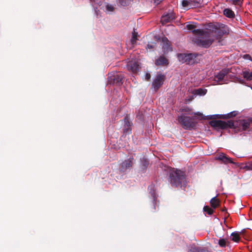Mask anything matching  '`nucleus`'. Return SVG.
<instances>
[{"label":"nucleus","instance_id":"nucleus-19","mask_svg":"<svg viewBox=\"0 0 252 252\" xmlns=\"http://www.w3.org/2000/svg\"><path fill=\"white\" fill-rule=\"evenodd\" d=\"M138 33L134 30L132 33L131 38L130 39V43L131 44V47H133L136 44L137 40H138Z\"/></svg>","mask_w":252,"mask_h":252},{"label":"nucleus","instance_id":"nucleus-20","mask_svg":"<svg viewBox=\"0 0 252 252\" xmlns=\"http://www.w3.org/2000/svg\"><path fill=\"white\" fill-rule=\"evenodd\" d=\"M210 203L211 206L215 209L219 206L220 201L217 197H214L211 199Z\"/></svg>","mask_w":252,"mask_h":252},{"label":"nucleus","instance_id":"nucleus-3","mask_svg":"<svg viewBox=\"0 0 252 252\" xmlns=\"http://www.w3.org/2000/svg\"><path fill=\"white\" fill-rule=\"evenodd\" d=\"M170 182L172 186L181 187L183 183L186 182L184 172L177 169H173L169 173Z\"/></svg>","mask_w":252,"mask_h":252},{"label":"nucleus","instance_id":"nucleus-36","mask_svg":"<svg viewBox=\"0 0 252 252\" xmlns=\"http://www.w3.org/2000/svg\"><path fill=\"white\" fill-rule=\"evenodd\" d=\"M121 5H125V3H124L123 0H119Z\"/></svg>","mask_w":252,"mask_h":252},{"label":"nucleus","instance_id":"nucleus-13","mask_svg":"<svg viewBox=\"0 0 252 252\" xmlns=\"http://www.w3.org/2000/svg\"><path fill=\"white\" fill-rule=\"evenodd\" d=\"M216 159L221 161L224 164L234 163L231 158L227 157L224 154L222 153L220 154L217 157H216Z\"/></svg>","mask_w":252,"mask_h":252},{"label":"nucleus","instance_id":"nucleus-30","mask_svg":"<svg viewBox=\"0 0 252 252\" xmlns=\"http://www.w3.org/2000/svg\"><path fill=\"white\" fill-rule=\"evenodd\" d=\"M219 115H212V116H207V119H215V118H221L220 117H219Z\"/></svg>","mask_w":252,"mask_h":252},{"label":"nucleus","instance_id":"nucleus-32","mask_svg":"<svg viewBox=\"0 0 252 252\" xmlns=\"http://www.w3.org/2000/svg\"><path fill=\"white\" fill-rule=\"evenodd\" d=\"M151 78V75L149 73H146L145 74V79L147 81H149Z\"/></svg>","mask_w":252,"mask_h":252},{"label":"nucleus","instance_id":"nucleus-29","mask_svg":"<svg viewBox=\"0 0 252 252\" xmlns=\"http://www.w3.org/2000/svg\"><path fill=\"white\" fill-rule=\"evenodd\" d=\"M237 114L236 111H233L227 114V118H231L235 116Z\"/></svg>","mask_w":252,"mask_h":252},{"label":"nucleus","instance_id":"nucleus-31","mask_svg":"<svg viewBox=\"0 0 252 252\" xmlns=\"http://www.w3.org/2000/svg\"><path fill=\"white\" fill-rule=\"evenodd\" d=\"M106 9L107 10L109 11H112L113 10V6L111 5H107L106 6Z\"/></svg>","mask_w":252,"mask_h":252},{"label":"nucleus","instance_id":"nucleus-28","mask_svg":"<svg viewBox=\"0 0 252 252\" xmlns=\"http://www.w3.org/2000/svg\"><path fill=\"white\" fill-rule=\"evenodd\" d=\"M207 90L203 89H198L195 90V94L199 95H204L206 94Z\"/></svg>","mask_w":252,"mask_h":252},{"label":"nucleus","instance_id":"nucleus-6","mask_svg":"<svg viewBox=\"0 0 252 252\" xmlns=\"http://www.w3.org/2000/svg\"><path fill=\"white\" fill-rule=\"evenodd\" d=\"M178 120L180 124L185 129L193 128L195 126V123L193 118L182 115L179 116Z\"/></svg>","mask_w":252,"mask_h":252},{"label":"nucleus","instance_id":"nucleus-24","mask_svg":"<svg viewBox=\"0 0 252 252\" xmlns=\"http://www.w3.org/2000/svg\"><path fill=\"white\" fill-rule=\"evenodd\" d=\"M243 76L247 80L251 81L252 80V72L244 71L243 72Z\"/></svg>","mask_w":252,"mask_h":252},{"label":"nucleus","instance_id":"nucleus-9","mask_svg":"<svg viewBox=\"0 0 252 252\" xmlns=\"http://www.w3.org/2000/svg\"><path fill=\"white\" fill-rule=\"evenodd\" d=\"M123 76L121 73L115 72L110 75L108 77V81L110 83L115 84L117 85H121L123 84Z\"/></svg>","mask_w":252,"mask_h":252},{"label":"nucleus","instance_id":"nucleus-34","mask_svg":"<svg viewBox=\"0 0 252 252\" xmlns=\"http://www.w3.org/2000/svg\"><path fill=\"white\" fill-rule=\"evenodd\" d=\"M184 110L185 112H187L188 114H190V110L189 108L185 109H184ZM182 111H183V110H182Z\"/></svg>","mask_w":252,"mask_h":252},{"label":"nucleus","instance_id":"nucleus-25","mask_svg":"<svg viewBox=\"0 0 252 252\" xmlns=\"http://www.w3.org/2000/svg\"><path fill=\"white\" fill-rule=\"evenodd\" d=\"M244 0H229V2L231 3L241 7L243 3Z\"/></svg>","mask_w":252,"mask_h":252},{"label":"nucleus","instance_id":"nucleus-17","mask_svg":"<svg viewBox=\"0 0 252 252\" xmlns=\"http://www.w3.org/2000/svg\"><path fill=\"white\" fill-rule=\"evenodd\" d=\"M251 124H252V117L248 118L247 120H243L242 121V126L243 130H247L250 127V126Z\"/></svg>","mask_w":252,"mask_h":252},{"label":"nucleus","instance_id":"nucleus-15","mask_svg":"<svg viewBox=\"0 0 252 252\" xmlns=\"http://www.w3.org/2000/svg\"><path fill=\"white\" fill-rule=\"evenodd\" d=\"M174 19H175V15L173 13H168L161 17L160 21L162 25H164Z\"/></svg>","mask_w":252,"mask_h":252},{"label":"nucleus","instance_id":"nucleus-16","mask_svg":"<svg viewBox=\"0 0 252 252\" xmlns=\"http://www.w3.org/2000/svg\"><path fill=\"white\" fill-rule=\"evenodd\" d=\"M155 64L157 66L162 65L165 66L168 64V60L164 56H160L155 61Z\"/></svg>","mask_w":252,"mask_h":252},{"label":"nucleus","instance_id":"nucleus-7","mask_svg":"<svg viewBox=\"0 0 252 252\" xmlns=\"http://www.w3.org/2000/svg\"><path fill=\"white\" fill-rule=\"evenodd\" d=\"M165 79V76L160 73H158L152 83V87L157 92L163 84Z\"/></svg>","mask_w":252,"mask_h":252},{"label":"nucleus","instance_id":"nucleus-26","mask_svg":"<svg viewBox=\"0 0 252 252\" xmlns=\"http://www.w3.org/2000/svg\"><path fill=\"white\" fill-rule=\"evenodd\" d=\"M227 240L224 238H220L218 241V244L220 247H225L226 245Z\"/></svg>","mask_w":252,"mask_h":252},{"label":"nucleus","instance_id":"nucleus-12","mask_svg":"<svg viewBox=\"0 0 252 252\" xmlns=\"http://www.w3.org/2000/svg\"><path fill=\"white\" fill-rule=\"evenodd\" d=\"M134 158L132 157L129 158L127 159H126L124 161L121 165V168L122 171H125L127 169L130 168L132 167L133 164Z\"/></svg>","mask_w":252,"mask_h":252},{"label":"nucleus","instance_id":"nucleus-33","mask_svg":"<svg viewBox=\"0 0 252 252\" xmlns=\"http://www.w3.org/2000/svg\"><path fill=\"white\" fill-rule=\"evenodd\" d=\"M246 167L250 170H252V162L249 163L248 165H247Z\"/></svg>","mask_w":252,"mask_h":252},{"label":"nucleus","instance_id":"nucleus-18","mask_svg":"<svg viewBox=\"0 0 252 252\" xmlns=\"http://www.w3.org/2000/svg\"><path fill=\"white\" fill-rule=\"evenodd\" d=\"M188 252H209V251L206 249L201 247H197L195 246H192L189 250Z\"/></svg>","mask_w":252,"mask_h":252},{"label":"nucleus","instance_id":"nucleus-2","mask_svg":"<svg viewBox=\"0 0 252 252\" xmlns=\"http://www.w3.org/2000/svg\"><path fill=\"white\" fill-rule=\"evenodd\" d=\"M208 28L205 29V38L212 39L211 44L214 41V34L217 39H220L225 34L228 33L226 27L223 24H209L208 25Z\"/></svg>","mask_w":252,"mask_h":252},{"label":"nucleus","instance_id":"nucleus-35","mask_svg":"<svg viewBox=\"0 0 252 252\" xmlns=\"http://www.w3.org/2000/svg\"><path fill=\"white\" fill-rule=\"evenodd\" d=\"M147 48H148V49H152V48H154V46L153 45L148 44Z\"/></svg>","mask_w":252,"mask_h":252},{"label":"nucleus","instance_id":"nucleus-23","mask_svg":"<svg viewBox=\"0 0 252 252\" xmlns=\"http://www.w3.org/2000/svg\"><path fill=\"white\" fill-rule=\"evenodd\" d=\"M240 233L239 232H234L232 233L231 234L232 241L235 242H238L240 239Z\"/></svg>","mask_w":252,"mask_h":252},{"label":"nucleus","instance_id":"nucleus-8","mask_svg":"<svg viewBox=\"0 0 252 252\" xmlns=\"http://www.w3.org/2000/svg\"><path fill=\"white\" fill-rule=\"evenodd\" d=\"M124 124L123 128V134L125 135L131 133L132 131V123L130 120L129 115H126L124 119Z\"/></svg>","mask_w":252,"mask_h":252},{"label":"nucleus","instance_id":"nucleus-1","mask_svg":"<svg viewBox=\"0 0 252 252\" xmlns=\"http://www.w3.org/2000/svg\"><path fill=\"white\" fill-rule=\"evenodd\" d=\"M187 29L191 31L192 33L196 36L193 41L198 46L208 48L211 45L212 39L205 38V29H195L196 26L193 23H189L186 25Z\"/></svg>","mask_w":252,"mask_h":252},{"label":"nucleus","instance_id":"nucleus-27","mask_svg":"<svg viewBox=\"0 0 252 252\" xmlns=\"http://www.w3.org/2000/svg\"><path fill=\"white\" fill-rule=\"evenodd\" d=\"M203 210L205 212H206L208 215H212L214 212L213 210L208 206H204L203 208Z\"/></svg>","mask_w":252,"mask_h":252},{"label":"nucleus","instance_id":"nucleus-4","mask_svg":"<svg viewBox=\"0 0 252 252\" xmlns=\"http://www.w3.org/2000/svg\"><path fill=\"white\" fill-rule=\"evenodd\" d=\"M197 54H179L177 57L179 61L187 64L192 65L197 63L196 58Z\"/></svg>","mask_w":252,"mask_h":252},{"label":"nucleus","instance_id":"nucleus-37","mask_svg":"<svg viewBox=\"0 0 252 252\" xmlns=\"http://www.w3.org/2000/svg\"><path fill=\"white\" fill-rule=\"evenodd\" d=\"M155 0V2H156L157 1V0Z\"/></svg>","mask_w":252,"mask_h":252},{"label":"nucleus","instance_id":"nucleus-11","mask_svg":"<svg viewBox=\"0 0 252 252\" xmlns=\"http://www.w3.org/2000/svg\"><path fill=\"white\" fill-rule=\"evenodd\" d=\"M199 5V2L197 0H183L182 2V6L187 9L195 8Z\"/></svg>","mask_w":252,"mask_h":252},{"label":"nucleus","instance_id":"nucleus-10","mask_svg":"<svg viewBox=\"0 0 252 252\" xmlns=\"http://www.w3.org/2000/svg\"><path fill=\"white\" fill-rule=\"evenodd\" d=\"M127 68L133 73H137L139 69V63L138 61L131 60L127 63Z\"/></svg>","mask_w":252,"mask_h":252},{"label":"nucleus","instance_id":"nucleus-21","mask_svg":"<svg viewBox=\"0 0 252 252\" xmlns=\"http://www.w3.org/2000/svg\"><path fill=\"white\" fill-rule=\"evenodd\" d=\"M223 13V14L228 18H232L235 17L234 12L229 8L224 9Z\"/></svg>","mask_w":252,"mask_h":252},{"label":"nucleus","instance_id":"nucleus-5","mask_svg":"<svg viewBox=\"0 0 252 252\" xmlns=\"http://www.w3.org/2000/svg\"><path fill=\"white\" fill-rule=\"evenodd\" d=\"M209 125L216 129H224L228 127H232L234 126V123L230 121L225 122L221 120H212L209 122Z\"/></svg>","mask_w":252,"mask_h":252},{"label":"nucleus","instance_id":"nucleus-22","mask_svg":"<svg viewBox=\"0 0 252 252\" xmlns=\"http://www.w3.org/2000/svg\"><path fill=\"white\" fill-rule=\"evenodd\" d=\"M162 42L164 43V45H163L164 51H168L169 49H170V44L169 41L166 37H164L162 38Z\"/></svg>","mask_w":252,"mask_h":252},{"label":"nucleus","instance_id":"nucleus-14","mask_svg":"<svg viewBox=\"0 0 252 252\" xmlns=\"http://www.w3.org/2000/svg\"><path fill=\"white\" fill-rule=\"evenodd\" d=\"M229 72V70L227 68H224L220 70L215 76V80L217 82L221 81L223 80L224 76Z\"/></svg>","mask_w":252,"mask_h":252}]
</instances>
